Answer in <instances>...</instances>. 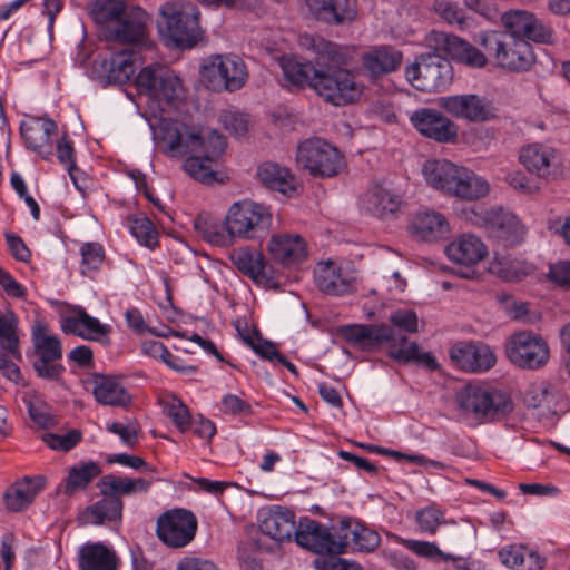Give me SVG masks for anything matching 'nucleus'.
Returning a JSON list of instances; mask_svg holds the SVG:
<instances>
[{
	"mask_svg": "<svg viewBox=\"0 0 570 570\" xmlns=\"http://www.w3.org/2000/svg\"><path fill=\"white\" fill-rule=\"evenodd\" d=\"M401 203L400 195L381 184L372 186L361 198V207L380 218L395 213Z\"/></svg>",
	"mask_w": 570,
	"mask_h": 570,
	"instance_id": "nucleus-34",
	"label": "nucleus"
},
{
	"mask_svg": "<svg viewBox=\"0 0 570 570\" xmlns=\"http://www.w3.org/2000/svg\"><path fill=\"white\" fill-rule=\"evenodd\" d=\"M397 540L406 547L413 553L428 558V559H443L450 560L453 559L451 554L442 552L439 547L433 542L412 540V539H402L397 538Z\"/></svg>",
	"mask_w": 570,
	"mask_h": 570,
	"instance_id": "nucleus-55",
	"label": "nucleus"
},
{
	"mask_svg": "<svg viewBox=\"0 0 570 570\" xmlns=\"http://www.w3.org/2000/svg\"><path fill=\"white\" fill-rule=\"evenodd\" d=\"M202 147V149L188 154L189 157L185 160L183 167L194 179L210 183L215 178L212 165L223 155L226 141L220 134H212L209 140Z\"/></svg>",
	"mask_w": 570,
	"mask_h": 570,
	"instance_id": "nucleus-21",
	"label": "nucleus"
},
{
	"mask_svg": "<svg viewBox=\"0 0 570 570\" xmlns=\"http://www.w3.org/2000/svg\"><path fill=\"white\" fill-rule=\"evenodd\" d=\"M338 332L345 341L363 351H373L389 343V355L397 362H416L429 368L436 367V361L430 353L422 352L416 343H407L405 336L386 325L351 324L341 326Z\"/></svg>",
	"mask_w": 570,
	"mask_h": 570,
	"instance_id": "nucleus-4",
	"label": "nucleus"
},
{
	"mask_svg": "<svg viewBox=\"0 0 570 570\" xmlns=\"http://www.w3.org/2000/svg\"><path fill=\"white\" fill-rule=\"evenodd\" d=\"M81 274L88 275L92 272H97L104 259L105 250L98 243H86L81 246Z\"/></svg>",
	"mask_w": 570,
	"mask_h": 570,
	"instance_id": "nucleus-54",
	"label": "nucleus"
},
{
	"mask_svg": "<svg viewBox=\"0 0 570 570\" xmlns=\"http://www.w3.org/2000/svg\"><path fill=\"white\" fill-rule=\"evenodd\" d=\"M298 546L318 554H342L348 546V534H333L316 520H301L295 531Z\"/></svg>",
	"mask_w": 570,
	"mask_h": 570,
	"instance_id": "nucleus-16",
	"label": "nucleus"
},
{
	"mask_svg": "<svg viewBox=\"0 0 570 570\" xmlns=\"http://www.w3.org/2000/svg\"><path fill=\"white\" fill-rule=\"evenodd\" d=\"M402 53L391 47H380L363 56L365 69L373 76L389 73L401 65Z\"/></svg>",
	"mask_w": 570,
	"mask_h": 570,
	"instance_id": "nucleus-42",
	"label": "nucleus"
},
{
	"mask_svg": "<svg viewBox=\"0 0 570 570\" xmlns=\"http://www.w3.org/2000/svg\"><path fill=\"white\" fill-rule=\"evenodd\" d=\"M445 254L452 263L469 269L485 258L488 249L479 237L465 234L450 243Z\"/></svg>",
	"mask_w": 570,
	"mask_h": 570,
	"instance_id": "nucleus-30",
	"label": "nucleus"
},
{
	"mask_svg": "<svg viewBox=\"0 0 570 570\" xmlns=\"http://www.w3.org/2000/svg\"><path fill=\"white\" fill-rule=\"evenodd\" d=\"M416 523L423 533L434 534L438 528L445 522L444 512L435 505L419 510L415 514Z\"/></svg>",
	"mask_w": 570,
	"mask_h": 570,
	"instance_id": "nucleus-52",
	"label": "nucleus"
},
{
	"mask_svg": "<svg viewBox=\"0 0 570 570\" xmlns=\"http://www.w3.org/2000/svg\"><path fill=\"white\" fill-rule=\"evenodd\" d=\"M164 414L173 424L185 433L191 428V415L187 405L176 396H167L160 401Z\"/></svg>",
	"mask_w": 570,
	"mask_h": 570,
	"instance_id": "nucleus-48",
	"label": "nucleus"
},
{
	"mask_svg": "<svg viewBox=\"0 0 570 570\" xmlns=\"http://www.w3.org/2000/svg\"><path fill=\"white\" fill-rule=\"evenodd\" d=\"M92 393L98 403L109 406H127L131 397L126 389L114 377L96 375Z\"/></svg>",
	"mask_w": 570,
	"mask_h": 570,
	"instance_id": "nucleus-36",
	"label": "nucleus"
},
{
	"mask_svg": "<svg viewBox=\"0 0 570 570\" xmlns=\"http://www.w3.org/2000/svg\"><path fill=\"white\" fill-rule=\"evenodd\" d=\"M410 120L420 134L435 141L450 142L458 137V126L435 109H419L411 115Z\"/></svg>",
	"mask_w": 570,
	"mask_h": 570,
	"instance_id": "nucleus-24",
	"label": "nucleus"
},
{
	"mask_svg": "<svg viewBox=\"0 0 570 570\" xmlns=\"http://www.w3.org/2000/svg\"><path fill=\"white\" fill-rule=\"evenodd\" d=\"M272 220L268 207L249 200L234 203L225 216L226 228L233 242L266 235L272 227Z\"/></svg>",
	"mask_w": 570,
	"mask_h": 570,
	"instance_id": "nucleus-8",
	"label": "nucleus"
},
{
	"mask_svg": "<svg viewBox=\"0 0 570 570\" xmlns=\"http://www.w3.org/2000/svg\"><path fill=\"white\" fill-rule=\"evenodd\" d=\"M200 73L206 86L214 91H236L244 87L248 78L245 62L235 55L210 56Z\"/></svg>",
	"mask_w": 570,
	"mask_h": 570,
	"instance_id": "nucleus-12",
	"label": "nucleus"
},
{
	"mask_svg": "<svg viewBox=\"0 0 570 570\" xmlns=\"http://www.w3.org/2000/svg\"><path fill=\"white\" fill-rule=\"evenodd\" d=\"M257 177L267 188L291 196L296 191V178L292 171L276 163H263L257 169Z\"/></svg>",
	"mask_w": 570,
	"mask_h": 570,
	"instance_id": "nucleus-35",
	"label": "nucleus"
},
{
	"mask_svg": "<svg viewBox=\"0 0 570 570\" xmlns=\"http://www.w3.org/2000/svg\"><path fill=\"white\" fill-rule=\"evenodd\" d=\"M230 259L238 271L256 284L268 288L278 286L273 267L266 262L261 252L242 247L232 252Z\"/></svg>",
	"mask_w": 570,
	"mask_h": 570,
	"instance_id": "nucleus-23",
	"label": "nucleus"
},
{
	"mask_svg": "<svg viewBox=\"0 0 570 570\" xmlns=\"http://www.w3.org/2000/svg\"><path fill=\"white\" fill-rule=\"evenodd\" d=\"M107 462L110 464L118 463L135 470H144L149 473L157 472V469L149 465L142 458L127 453L111 454L107 458Z\"/></svg>",
	"mask_w": 570,
	"mask_h": 570,
	"instance_id": "nucleus-60",
	"label": "nucleus"
},
{
	"mask_svg": "<svg viewBox=\"0 0 570 570\" xmlns=\"http://www.w3.org/2000/svg\"><path fill=\"white\" fill-rule=\"evenodd\" d=\"M196 517L185 509H175L161 514L157 520V535L168 547L181 548L195 537Z\"/></svg>",
	"mask_w": 570,
	"mask_h": 570,
	"instance_id": "nucleus-19",
	"label": "nucleus"
},
{
	"mask_svg": "<svg viewBox=\"0 0 570 570\" xmlns=\"http://www.w3.org/2000/svg\"><path fill=\"white\" fill-rule=\"evenodd\" d=\"M101 473V468L94 461L80 462L77 465L69 468L68 475L61 483L57 491L67 497L83 490L87 485Z\"/></svg>",
	"mask_w": 570,
	"mask_h": 570,
	"instance_id": "nucleus-40",
	"label": "nucleus"
},
{
	"mask_svg": "<svg viewBox=\"0 0 570 570\" xmlns=\"http://www.w3.org/2000/svg\"><path fill=\"white\" fill-rule=\"evenodd\" d=\"M107 430L117 434L120 440L129 448H135L138 441V430L134 424H122L112 422L107 425Z\"/></svg>",
	"mask_w": 570,
	"mask_h": 570,
	"instance_id": "nucleus-64",
	"label": "nucleus"
},
{
	"mask_svg": "<svg viewBox=\"0 0 570 570\" xmlns=\"http://www.w3.org/2000/svg\"><path fill=\"white\" fill-rule=\"evenodd\" d=\"M153 481L144 478L117 476L114 474L104 475L98 488L101 494L132 495L136 493H146L151 487Z\"/></svg>",
	"mask_w": 570,
	"mask_h": 570,
	"instance_id": "nucleus-38",
	"label": "nucleus"
},
{
	"mask_svg": "<svg viewBox=\"0 0 570 570\" xmlns=\"http://www.w3.org/2000/svg\"><path fill=\"white\" fill-rule=\"evenodd\" d=\"M451 360L463 371L480 373L494 366L497 357L485 344L459 343L450 348Z\"/></svg>",
	"mask_w": 570,
	"mask_h": 570,
	"instance_id": "nucleus-25",
	"label": "nucleus"
},
{
	"mask_svg": "<svg viewBox=\"0 0 570 570\" xmlns=\"http://www.w3.org/2000/svg\"><path fill=\"white\" fill-rule=\"evenodd\" d=\"M65 333L77 335L88 341H102L110 333V326L101 324L98 318L90 316L83 308L62 320Z\"/></svg>",
	"mask_w": 570,
	"mask_h": 570,
	"instance_id": "nucleus-33",
	"label": "nucleus"
},
{
	"mask_svg": "<svg viewBox=\"0 0 570 570\" xmlns=\"http://www.w3.org/2000/svg\"><path fill=\"white\" fill-rule=\"evenodd\" d=\"M42 439L53 450L69 451L80 442L81 433L78 430H71L63 435L48 433Z\"/></svg>",
	"mask_w": 570,
	"mask_h": 570,
	"instance_id": "nucleus-59",
	"label": "nucleus"
},
{
	"mask_svg": "<svg viewBox=\"0 0 570 570\" xmlns=\"http://www.w3.org/2000/svg\"><path fill=\"white\" fill-rule=\"evenodd\" d=\"M337 556L338 554H328V557L315 559L314 564L316 570H360L357 563L348 562L337 558Z\"/></svg>",
	"mask_w": 570,
	"mask_h": 570,
	"instance_id": "nucleus-61",
	"label": "nucleus"
},
{
	"mask_svg": "<svg viewBox=\"0 0 570 570\" xmlns=\"http://www.w3.org/2000/svg\"><path fill=\"white\" fill-rule=\"evenodd\" d=\"M439 106L452 117L472 124L492 121L498 116V108L487 96L462 94L441 97Z\"/></svg>",
	"mask_w": 570,
	"mask_h": 570,
	"instance_id": "nucleus-15",
	"label": "nucleus"
},
{
	"mask_svg": "<svg viewBox=\"0 0 570 570\" xmlns=\"http://www.w3.org/2000/svg\"><path fill=\"white\" fill-rule=\"evenodd\" d=\"M422 175L433 189L460 200H478L490 193V185L483 177L446 159L425 161Z\"/></svg>",
	"mask_w": 570,
	"mask_h": 570,
	"instance_id": "nucleus-5",
	"label": "nucleus"
},
{
	"mask_svg": "<svg viewBox=\"0 0 570 570\" xmlns=\"http://www.w3.org/2000/svg\"><path fill=\"white\" fill-rule=\"evenodd\" d=\"M131 234L137 240L153 248L157 244V232L148 218L135 219L130 226Z\"/></svg>",
	"mask_w": 570,
	"mask_h": 570,
	"instance_id": "nucleus-57",
	"label": "nucleus"
},
{
	"mask_svg": "<svg viewBox=\"0 0 570 570\" xmlns=\"http://www.w3.org/2000/svg\"><path fill=\"white\" fill-rule=\"evenodd\" d=\"M485 224L489 234L507 246L518 245L524 239L525 227L513 213L491 210L487 213Z\"/></svg>",
	"mask_w": 570,
	"mask_h": 570,
	"instance_id": "nucleus-27",
	"label": "nucleus"
},
{
	"mask_svg": "<svg viewBox=\"0 0 570 570\" xmlns=\"http://www.w3.org/2000/svg\"><path fill=\"white\" fill-rule=\"evenodd\" d=\"M456 403L463 415L480 422L498 420L513 410V402L505 392L472 384L458 392Z\"/></svg>",
	"mask_w": 570,
	"mask_h": 570,
	"instance_id": "nucleus-7",
	"label": "nucleus"
},
{
	"mask_svg": "<svg viewBox=\"0 0 570 570\" xmlns=\"http://www.w3.org/2000/svg\"><path fill=\"white\" fill-rule=\"evenodd\" d=\"M498 556L505 567L514 569L524 562V547L510 544L499 550Z\"/></svg>",
	"mask_w": 570,
	"mask_h": 570,
	"instance_id": "nucleus-62",
	"label": "nucleus"
},
{
	"mask_svg": "<svg viewBox=\"0 0 570 570\" xmlns=\"http://www.w3.org/2000/svg\"><path fill=\"white\" fill-rule=\"evenodd\" d=\"M425 40L433 51L421 55L405 69L406 79L417 90L440 91L451 83L453 70L445 55L471 68L487 65L485 55L458 36L433 30Z\"/></svg>",
	"mask_w": 570,
	"mask_h": 570,
	"instance_id": "nucleus-2",
	"label": "nucleus"
},
{
	"mask_svg": "<svg viewBox=\"0 0 570 570\" xmlns=\"http://www.w3.org/2000/svg\"><path fill=\"white\" fill-rule=\"evenodd\" d=\"M21 135L33 151L47 158L52 155V137L57 136V125L51 119L37 118L21 125Z\"/></svg>",
	"mask_w": 570,
	"mask_h": 570,
	"instance_id": "nucleus-32",
	"label": "nucleus"
},
{
	"mask_svg": "<svg viewBox=\"0 0 570 570\" xmlns=\"http://www.w3.org/2000/svg\"><path fill=\"white\" fill-rule=\"evenodd\" d=\"M110 53L94 61L92 72L105 85H122L130 80L139 60L138 51L134 49L110 48Z\"/></svg>",
	"mask_w": 570,
	"mask_h": 570,
	"instance_id": "nucleus-18",
	"label": "nucleus"
},
{
	"mask_svg": "<svg viewBox=\"0 0 570 570\" xmlns=\"http://www.w3.org/2000/svg\"><path fill=\"white\" fill-rule=\"evenodd\" d=\"M124 503L115 494H102V499L88 507L83 512V520L88 524L100 525L121 519Z\"/></svg>",
	"mask_w": 570,
	"mask_h": 570,
	"instance_id": "nucleus-37",
	"label": "nucleus"
},
{
	"mask_svg": "<svg viewBox=\"0 0 570 570\" xmlns=\"http://www.w3.org/2000/svg\"><path fill=\"white\" fill-rule=\"evenodd\" d=\"M81 570H117V557L102 543H87L79 551Z\"/></svg>",
	"mask_w": 570,
	"mask_h": 570,
	"instance_id": "nucleus-39",
	"label": "nucleus"
},
{
	"mask_svg": "<svg viewBox=\"0 0 570 570\" xmlns=\"http://www.w3.org/2000/svg\"><path fill=\"white\" fill-rule=\"evenodd\" d=\"M150 16L140 7H130L104 31V37L114 46L139 51L153 47L149 36Z\"/></svg>",
	"mask_w": 570,
	"mask_h": 570,
	"instance_id": "nucleus-10",
	"label": "nucleus"
},
{
	"mask_svg": "<svg viewBox=\"0 0 570 570\" xmlns=\"http://www.w3.org/2000/svg\"><path fill=\"white\" fill-rule=\"evenodd\" d=\"M216 130L190 126L178 120H163L159 126L158 139L163 153L168 157H183L202 149Z\"/></svg>",
	"mask_w": 570,
	"mask_h": 570,
	"instance_id": "nucleus-11",
	"label": "nucleus"
},
{
	"mask_svg": "<svg viewBox=\"0 0 570 570\" xmlns=\"http://www.w3.org/2000/svg\"><path fill=\"white\" fill-rule=\"evenodd\" d=\"M505 353L512 364L523 370H538L547 364L550 356L548 343L528 331L511 335L505 344Z\"/></svg>",
	"mask_w": 570,
	"mask_h": 570,
	"instance_id": "nucleus-14",
	"label": "nucleus"
},
{
	"mask_svg": "<svg viewBox=\"0 0 570 570\" xmlns=\"http://www.w3.org/2000/svg\"><path fill=\"white\" fill-rule=\"evenodd\" d=\"M23 401L27 405L31 421L39 428L47 429L55 425V420L50 415L48 405L35 394H26Z\"/></svg>",
	"mask_w": 570,
	"mask_h": 570,
	"instance_id": "nucleus-50",
	"label": "nucleus"
},
{
	"mask_svg": "<svg viewBox=\"0 0 570 570\" xmlns=\"http://www.w3.org/2000/svg\"><path fill=\"white\" fill-rule=\"evenodd\" d=\"M316 65L320 73H315L313 89L325 101L334 106H345L356 101L362 88L354 76L342 68L348 62L347 55L336 43L323 39L315 43Z\"/></svg>",
	"mask_w": 570,
	"mask_h": 570,
	"instance_id": "nucleus-3",
	"label": "nucleus"
},
{
	"mask_svg": "<svg viewBox=\"0 0 570 570\" xmlns=\"http://www.w3.org/2000/svg\"><path fill=\"white\" fill-rule=\"evenodd\" d=\"M46 483L42 475L23 476L13 482L4 492L6 508L11 512L27 509L40 493Z\"/></svg>",
	"mask_w": 570,
	"mask_h": 570,
	"instance_id": "nucleus-31",
	"label": "nucleus"
},
{
	"mask_svg": "<svg viewBox=\"0 0 570 570\" xmlns=\"http://www.w3.org/2000/svg\"><path fill=\"white\" fill-rule=\"evenodd\" d=\"M243 341L262 358L273 361L279 357L275 345L269 341H264L257 332L252 334H242Z\"/></svg>",
	"mask_w": 570,
	"mask_h": 570,
	"instance_id": "nucleus-56",
	"label": "nucleus"
},
{
	"mask_svg": "<svg viewBox=\"0 0 570 570\" xmlns=\"http://www.w3.org/2000/svg\"><path fill=\"white\" fill-rule=\"evenodd\" d=\"M391 323L409 333L417 332V316L413 311L399 309L391 314Z\"/></svg>",
	"mask_w": 570,
	"mask_h": 570,
	"instance_id": "nucleus-63",
	"label": "nucleus"
},
{
	"mask_svg": "<svg viewBox=\"0 0 570 570\" xmlns=\"http://www.w3.org/2000/svg\"><path fill=\"white\" fill-rule=\"evenodd\" d=\"M357 446H360L362 449H365V450H367L370 452H376V453H382V454H390V455L394 456L396 460H407L409 462H412V463H416V464H420V465H429V466H433V468H436V469H443L444 468V464L442 462L434 461V460H429V459H426L423 455L403 454V453L397 452V451H387V450L381 449L380 446L364 444V443H357Z\"/></svg>",
	"mask_w": 570,
	"mask_h": 570,
	"instance_id": "nucleus-58",
	"label": "nucleus"
},
{
	"mask_svg": "<svg viewBox=\"0 0 570 570\" xmlns=\"http://www.w3.org/2000/svg\"><path fill=\"white\" fill-rule=\"evenodd\" d=\"M340 533L348 534V543L353 542L358 551L372 552L381 542L380 534L360 523H356L352 528V521L350 519H343L340 521Z\"/></svg>",
	"mask_w": 570,
	"mask_h": 570,
	"instance_id": "nucleus-44",
	"label": "nucleus"
},
{
	"mask_svg": "<svg viewBox=\"0 0 570 570\" xmlns=\"http://www.w3.org/2000/svg\"><path fill=\"white\" fill-rule=\"evenodd\" d=\"M281 67L285 79L297 87L313 88L315 73H320V67L316 63L301 62L294 58H283Z\"/></svg>",
	"mask_w": 570,
	"mask_h": 570,
	"instance_id": "nucleus-45",
	"label": "nucleus"
},
{
	"mask_svg": "<svg viewBox=\"0 0 570 570\" xmlns=\"http://www.w3.org/2000/svg\"><path fill=\"white\" fill-rule=\"evenodd\" d=\"M433 10L449 24H464L468 16L466 9L450 0H435Z\"/></svg>",
	"mask_w": 570,
	"mask_h": 570,
	"instance_id": "nucleus-53",
	"label": "nucleus"
},
{
	"mask_svg": "<svg viewBox=\"0 0 570 570\" xmlns=\"http://www.w3.org/2000/svg\"><path fill=\"white\" fill-rule=\"evenodd\" d=\"M160 36L176 48H193L203 36L200 11L188 0H167L158 9Z\"/></svg>",
	"mask_w": 570,
	"mask_h": 570,
	"instance_id": "nucleus-6",
	"label": "nucleus"
},
{
	"mask_svg": "<svg viewBox=\"0 0 570 570\" xmlns=\"http://www.w3.org/2000/svg\"><path fill=\"white\" fill-rule=\"evenodd\" d=\"M306 4L317 20L326 23H350L357 16L356 0H306Z\"/></svg>",
	"mask_w": 570,
	"mask_h": 570,
	"instance_id": "nucleus-29",
	"label": "nucleus"
},
{
	"mask_svg": "<svg viewBox=\"0 0 570 570\" xmlns=\"http://www.w3.org/2000/svg\"><path fill=\"white\" fill-rule=\"evenodd\" d=\"M32 341L38 358L33 362V368L39 377L57 381L65 367L59 363L62 357V346L56 335L47 332L43 325L33 328Z\"/></svg>",
	"mask_w": 570,
	"mask_h": 570,
	"instance_id": "nucleus-17",
	"label": "nucleus"
},
{
	"mask_svg": "<svg viewBox=\"0 0 570 570\" xmlns=\"http://www.w3.org/2000/svg\"><path fill=\"white\" fill-rule=\"evenodd\" d=\"M521 165L532 175L550 178L560 171L562 158L560 151L548 142H532L519 151Z\"/></svg>",
	"mask_w": 570,
	"mask_h": 570,
	"instance_id": "nucleus-20",
	"label": "nucleus"
},
{
	"mask_svg": "<svg viewBox=\"0 0 570 570\" xmlns=\"http://www.w3.org/2000/svg\"><path fill=\"white\" fill-rule=\"evenodd\" d=\"M557 399L554 389L547 384L533 385L525 394L524 401L530 407L551 410Z\"/></svg>",
	"mask_w": 570,
	"mask_h": 570,
	"instance_id": "nucleus-51",
	"label": "nucleus"
},
{
	"mask_svg": "<svg viewBox=\"0 0 570 570\" xmlns=\"http://www.w3.org/2000/svg\"><path fill=\"white\" fill-rule=\"evenodd\" d=\"M197 234L207 243L226 247L233 244L225 219L220 223L208 215H198L194 222Z\"/></svg>",
	"mask_w": 570,
	"mask_h": 570,
	"instance_id": "nucleus-43",
	"label": "nucleus"
},
{
	"mask_svg": "<svg viewBox=\"0 0 570 570\" xmlns=\"http://www.w3.org/2000/svg\"><path fill=\"white\" fill-rule=\"evenodd\" d=\"M135 85L139 95L158 102H173L183 94L180 79L171 69L160 63L144 67L136 76Z\"/></svg>",
	"mask_w": 570,
	"mask_h": 570,
	"instance_id": "nucleus-13",
	"label": "nucleus"
},
{
	"mask_svg": "<svg viewBox=\"0 0 570 570\" xmlns=\"http://www.w3.org/2000/svg\"><path fill=\"white\" fill-rule=\"evenodd\" d=\"M412 233L424 240H433L449 232L446 218L434 210L419 213L411 225Z\"/></svg>",
	"mask_w": 570,
	"mask_h": 570,
	"instance_id": "nucleus-41",
	"label": "nucleus"
},
{
	"mask_svg": "<svg viewBox=\"0 0 570 570\" xmlns=\"http://www.w3.org/2000/svg\"><path fill=\"white\" fill-rule=\"evenodd\" d=\"M0 347L20 358L17 318L13 313L0 315Z\"/></svg>",
	"mask_w": 570,
	"mask_h": 570,
	"instance_id": "nucleus-49",
	"label": "nucleus"
},
{
	"mask_svg": "<svg viewBox=\"0 0 570 570\" xmlns=\"http://www.w3.org/2000/svg\"><path fill=\"white\" fill-rule=\"evenodd\" d=\"M259 529L275 541H289L297 529L295 514L279 505L265 509L261 512Z\"/></svg>",
	"mask_w": 570,
	"mask_h": 570,
	"instance_id": "nucleus-28",
	"label": "nucleus"
},
{
	"mask_svg": "<svg viewBox=\"0 0 570 570\" xmlns=\"http://www.w3.org/2000/svg\"><path fill=\"white\" fill-rule=\"evenodd\" d=\"M295 159L299 168L318 178L334 177L345 166L343 154L334 145L321 138L302 141L297 146Z\"/></svg>",
	"mask_w": 570,
	"mask_h": 570,
	"instance_id": "nucleus-9",
	"label": "nucleus"
},
{
	"mask_svg": "<svg viewBox=\"0 0 570 570\" xmlns=\"http://www.w3.org/2000/svg\"><path fill=\"white\" fill-rule=\"evenodd\" d=\"M317 288L327 295L342 296L354 292L356 276L354 271L340 266L332 259L317 263L314 268Z\"/></svg>",
	"mask_w": 570,
	"mask_h": 570,
	"instance_id": "nucleus-22",
	"label": "nucleus"
},
{
	"mask_svg": "<svg viewBox=\"0 0 570 570\" xmlns=\"http://www.w3.org/2000/svg\"><path fill=\"white\" fill-rule=\"evenodd\" d=\"M124 0H95L90 7V16L102 27V32L114 20H118L127 11Z\"/></svg>",
	"mask_w": 570,
	"mask_h": 570,
	"instance_id": "nucleus-46",
	"label": "nucleus"
},
{
	"mask_svg": "<svg viewBox=\"0 0 570 570\" xmlns=\"http://www.w3.org/2000/svg\"><path fill=\"white\" fill-rule=\"evenodd\" d=\"M507 31H487L480 35V45L495 65L511 72L528 71L535 62L532 46L528 40L549 43L553 31L533 13L513 10L502 17Z\"/></svg>",
	"mask_w": 570,
	"mask_h": 570,
	"instance_id": "nucleus-1",
	"label": "nucleus"
},
{
	"mask_svg": "<svg viewBox=\"0 0 570 570\" xmlns=\"http://www.w3.org/2000/svg\"><path fill=\"white\" fill-rule=\"evenodd\" d=\"M492 272L504 281L518 282L532 274L533 266L523 261L497 257L492 263Z\"/></svg>",
	"mask_w": 570,
	"mask_h": 570,
	"instance_id": "nucleus-47",
	"label": "nucleus"
},
{
	"mask_svg": "<svg viewBox=\"0 0 570 570\" xmlns=\"http://www.w3.org/2000/svg\"><path fill=\"white\" fill-rule=\"evenodd\" d=\"M267 249L275 262L286 267L303 263L308 255L306 242L298 234H275Z\"/></svg>",
	"mask_w": 570,
	"mask_h": 570,
	"instance_id": "nucleus-26",
	"label": "nucleus"
}]
</instances>
